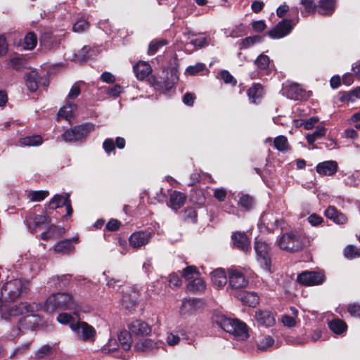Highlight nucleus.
I'll use <instances>...</instances> for the list:
<instances>
[{
  "mask_svg": "<svg viewBox=\"0 0 360 360\" xmlns=\"http://www.w3.org/2000/svg\"><path fill=\"white\" fill-rule=\"evenodd\" d=\"M43 309L42 304L35 302L29 303L21 302L17 304H9L0 302V316L1 319L8 320L11 317L25 315L20 320V326L27 329L34 330L39 323L40 318L34 314Z\"/></svg>",
  "mask_w": 360,
  "mask_h": 360,
  "instance_id": "nucleus-1",
  "label": "nucleus"
},
{
  "mask_svg": "<svg viewBox=\"0 0 360 360\" xmlns=\"http://www.w3.org/2000/svg\"><path fill=\"white\" fill-rule=\"evenodd\" d=\"M43 310L53 312L57 310H73L74 314H77L79 305L77 300L70 293H53L47 297L42 305Z\"/></svg>",
  "mask_w": 360,
  "mask_h": 360,
  "instance_id": "nucleus-2",
  "label": "nucleus"
},
{
  "mask_svg": "<svg viewBox=\"0 0 360 360\" xmlns=\"http://www.w3.org/2000/svg\"><path fill=\"white\" fill-rule=\"evenodd\" d=\"M30 282L22 278H14L6 282L1 288V295L6 300L13 302L27 295Z\"/></svg>",
  "mask_w": 360,
  "mask_h": 360,
  "instance_id": "nucleus-3",
  "label": "nucleus"
},
{
  "mask_svg": "<svg viewBox=\"0 0 360 360\" xmlns=\"http://www.w3.org/2000/svg\"><path fill=\"white\" fill-rule=\"evenodd\" d=\"M217 322L224 331L233 335L238 340H245L249 336L246 324L238 319L221 316Z\"/></svg>",
  "mask_w": 360,
  "mask_h": 360,
  "instance_id": "nucleus-4",
  "label": "nucleus"
},
{
  "mask_svg": "<svg viewBox=\"0 0 360 360\" xmlns=\"http://www.w3.org/2000/svg\"><path fill=\"white\" fill-rule=\"evenodd\" d=\"M302 4L304 6L302 11L303 15H309L316 8L321 15H330L335 10V0H302Z\"/></svg>",
  "mask_w": 360,
  "mask_h": 360,
  "instance_id": "nucleus-5",
  "label": "nucleus"
},
{
  "mask_svg": "<svg viewBox=\"0 0 360 360\" xmlns=\"http://www.w3.org/2000/svg\"><path fill=\"white\" fill-rule=\"evenodd\" d=\"M95 126L91 123H86L75 126L67 129L62 134V139L65 142H76L82 141L93 130Z\"/></svg>",
  "mask_w": 360,
  "mask_h": 360,
  "instance_id": "nucleus-6",
  "label": "nucleus"
},
{
  "mask_svg": "<svg viewBox=\"0 0 360 360\" xmlns=\"http://www.w3.org/2000/svg\"><path fill=\"white\" fill-rule=\"evenodd\" d=\"M278 245L283 250L297 252L304 248V239L301 236L286 233L278 239Z\"/></svg>",
  "mask_w": 360,
  "mask_h": 360,
  "instance_id": "nucleus-7",
  "label": "nucleus"
},
{
  "mask_svg": "<svg viewBox=\"0 0 360 360\" xmlns=\"http://www.w3.org/2000/svg\"><path fill=\"white\" fill-rule=\"evenodd\" d=\"M70 328L77 338L84 342H93L96 337L95 328L86 322L77 321L70 325Z\"/></svg>",
  "mask_w": 360,
  "mask_h": 360,
  "instance_id": "nucleus-8",
  "label": "nucleus"
},
{
  "mask_svg": "<svg viewBox=\"0 0 360 360\" xmlns=\"http://www.w3.org/2000/svg\"><path fill=\"white\" fill-rule=\"evenodd\" d=\"M255 250L257 255V261L261 267L268 271H271V255L270 247L264 241L256 240L255 243Z\"/></svg>",
  "mask_w": 360,
  "mask_h": 360,
  "instance_id": "nucleus-9",
  "label": "nucleus"
},
{
  "mask_svg": "<svg viewBox=\"0 0 360 360\" xmlns=\"http://www.w3.org/2000/svg\"><path fill=\"white\" fill-rule=\"evenodd\" d=\"M229 274V288L236 290L246 288L248 285V280L242 271L235 266L228 269Z\"/></svg>",
  "mask_w": 360,
  "mask_h": 360,
  "instance_id": "nucleus-10",
  "label": "nucleus"
},
{
  "mask_svg": "<svg viewBox=\"0 0 360 360\" xmlns=\"http://www.w3.org/2000/svg\"><path fill=\"white\" fill-rule=\"evenodd\" d=\"M325 280L324 274L320 271H305L297 276V281L307 286L321 285Z\"/></svg>",
  "mask_w": 360,
  "mask_h": 360,
  "instance_id": "nucleus-11",
  "label": "nucleus"
},
{
  "mask_svg": "<svg viewBox=\"0 0 360 360\" xmlns=\"http://www.w3.org/2000/svg\"><path fill=\"white\" fill-rule=\"evenodd\" d=\"M293 25L292 20L285 19L270 30L268 32V35L272 39H280L288 35Z\"/></svg>",
  "mask_w": 360,
  "mask_h": 360,
  "instance_id": "nucleus-12",
  "label": "nucleus"
},
{
  "mask_svg": "<svg viewBox=\"0 0 360 360\" xmlns=\"http://www.w3.org/2000/svg\"><path fill=\"white\" fill-rule=\"evenodd\" d=\"M151 233L149 231H136L131 235L129 245L134 248H140L147 245L151 239Z\"/></svg>",
  "mask_w": 360,
  "mask_h": 360,
  "instance_id": "nucleus-13",
  "label": "nucleus"
},
{
  "mask_svg": "<svg viewBox=\"0 0 360 360\" xmlns=\"http://www.w3.org/2000/svg\"><path fill=\"white\" fill-rule=\"evenodd\" d=\"M128 328L130 333L136 336L148 335L151 333V328L149 325L140 319L131 321L128 324Z\"/></svg>",
  "mask_w": 360,
  "mask_h": 360,
  "instance_id": "nucleus-14",
  "label": "nucleus"
},
{
  "mask_svg": "<svg viewBox=\"0 0 360 360\" xmlns=\"http://www.w3.org/2000/svg\"><path fill=\"white\" fill-rule=\"evenodd\" d=\"M278 220L274 219L272 214H263L260 218V222L258 224L261 232L273 231L278 225Z\"/></svg>",
  "mask_w": 360,
  "mask_h": 360,
  "instance_id": "nucleus-15",
  "label": "nucleus"
},
{
  "mask_svg": "<svg viewBox=\"0 0 360 360\" xmlns=\"http://www.w3.org/2000/svg\"><path fill=\"white\" fill-rule=\"evenodd\" d=\"M49 222V217L46 215H37L30 213L26 217L27 225L32 232H34L41 225L48 224Z\"/></svg>",
  "mask_w": 360,
  "mask_h": 360,
  "instance_id": "nucleus-16",
  "label": "nucleus"
},
{
  "mask_svg": "<svg viewBox=\"0 0 360 360\" xmlns=\"http://www.w3.org/2000/svg\"><path fill=\"white\" fill-rule=\"evenodd\" d=\"M201 306V302L198 299H185L182 301L180 312L182 315H191L195 313Z\"/></svg>",
  "mask_w": 360,
  "mask_h": 360,
  "instance_id": "nucleus-17",
  "label": "nucleus"
},
{
  "mask_svg": "<svg viewBox=\"0 0 360 360\" xmlns=\"http://www.w3.org/2000/svg\"><path fill=\"white\" fill-rule=\"evenodd\" d=\"M338 162L334 160H328L320 162L316 165V170L321 175L331 176L338 170Z\"/></svg>",
  "mask_w": 360,
  "mask_h": 360,
  "instance_id": "nucleus-18",
  "label": "nucleus"
},
{
  "mask_svg": "<svg viewBox=\"0 0 360 360\" xmlns=\"http://www.w3.org/2000/svg\"><path fill=\"white\" fill-rule=\"evenodd\" d=\"M186 199V195L184 193L174 191L170 194L167 205L173 210L176 211L184 206Z\"/></svg>",
  "mask_w": 360,
  "mask_h": 360,
  "instance_id": "nucleus-19",
  "label": "nucleus"
},
{
  "mask_svg": "<svg viewBox=\"0 0 360 360\" xmlns=\"http://www.w3.org/2000/svg\"><path fill=\"white\" fill-rule=\"evenodd\" d=\"M233 244L244 252H248L250 248V240L244 233L235 232L232 234Z\"/></svg>",
  "mask_w": 360,
  "mask_h": 360,
  "instance_id": "nucleus-20",
  "label": "nucleus"
},
{
  "mask_svg": "<svg viewBox=\"0 0 360 360\" xmlns=\"http://www.w3.org/2000/svg\"><path fill=\"white\" fill-rule=\"evenodd\" d=\"M212 285L216 288H222L227 283V276L224 269H217L210 274Z\"/></svg>",
  "mask_w": 360,
  "mask_h": 360,
  "instance_id": "nucleus-21",
  "label": "nucleus"
},
{
  "mask_svg": "<svg viewBox=\"0 0 360 360\" xmlns=\"http://www.w3.org/2000/svg\"><path fill=\"white\" fill-rule=\"evenodd\" d=\"M255 319L259 325L265 327H270L273 326L275 322V319L272 314L266 310L256 311Z\"/></svg>",
  "mask_w": 360,
  "mask_h": 360,
  "instance_id": "nucleus-22",
  "label": "nucleus"
},
{
  "mask_svg": "<svg viewBox=\"0 0 360 360\" xmlns=\"http://www.w3.org/2000/svg\"><path fill=\"white\" fill-rule=\"evenodd\" d=\"M72 241L77 243L78 241V237L75 236L72 239H65L58 242L54 246V251L63 255L70 252L74 249L72 244Z\"/></svg>",
  "mask_w": 360,
  "mask_h": 360,
  "instance_id": "nucleus-23",
  "label": "nucleus"
},
{
  "mask_svg": "<svg viewBox=\"0 0 360 360\" xmlns=\"http://www.w3.org/2000/svg\"><path fill=\"white\" fill-rule=\"evenodd\" d=\"M77 105L70 101H67L65 104L59 110L58 117L70 121L74 117V112Z\"/></svg>",
  "mask_w": 360,
  "mask_h": 360,
  "instance_id": "nucleus-24",
  "label": "nucleus"
},
{
  "mask_svg": "<svg viewBox=\"0 0 360 360\" xmlns=\"http://www.w3.org/2000/svg\"><path fill=\"white\" fill-rule=\"evenodd\" d=\"M237 296L243 304L251 307H255L259 303V297L252 292L241 291Z\"/></svg>",
  "mask_w": 360,
  "mask_h": 360,
  "instance_id": "nucleus-25",
  "label": "nucleus"
},
{
  "mask_svg": "<svg viewBox=\"0 0 360 360\" xmlns=\"http://www.w3.org/2000/svg\"><path fill=\"white\" fill-rule=\"evenodd\" d=\"M151 71L150 65L146 62L140 61L134 66L136 77L141 80L148 77Z\"/></svg>",
  "mask_w": 360,
  "mask_h": 360,
  "instance_id": "nucleus-26",
  "label": "nucleus"
},
{
  "mask_svg": "<svg viewBox=\"0 0 360 360\" xmlns=\"http://www.w3.org/2000/svg\"><path fill=\"white\" fill-rule=\"evenodd\" d=\"M39 74L34 70L25 75V84L27 89L32 91L35 92L39 87Z\"/></svg>",
  "mask_w": 360,
  "mask_h": 360,
  "instance_id": "nucleus-27",
  "label": "nucleus"
},
{
  "mask_svg": "<svg viewBox=\"0 0 360 360\" xmlns=\"http://www.w3.org/2000/svg\"><path fill=\"white\" fill-rule=\"evenodd\" d=\"M285 94L288 98L299 100L302 96V89L299 84L293 83L286 87Z\"/></svg>",
  "mask_w": 360,
  "mask_h": 360,
  "instance_id": "nucleus-28",
  "label": "nucleus"
},
{
  "mask_svg": "<svg viewBox=\"0 0 360 360\" xmlns=\"http://www.w3.org/2000/svg\"><path fill=\"white\" fill-rule=\"evenodd\" d=\"M24 268L29 270L33 276L37 275L38 272L41 269V264L39 259L35 257H30V259L26 258V262L24 264Z\"/></svg>",
  "mask_w": 360,
  "mask_h": 360,
  "instance_id": "nucleus-29",
  "label": "nucleus"
},
{
  "mask_svg": "<svg viewBox=\"0 0 360 360\" xmlns=\"http://www.w3.org/2000/svg\"><path fill=\"white\" fill-rule=\"evenodd\" d=\"M131 333L130 331L123 330L118 335V340L122 348L124 351L130 349L132 343Z\"/></svg>",
  "mask_w": 360,
  "mask_h": 360,
  "instance_id": "nucleus-30",
  "label": "nucleus"
},
{
  "mask_svg": "<svg viewBox=\"0 0 360 360\" xmlns=\"http://www.w3.org/2000/svg\"><path fill=\"white\" fill-rule=\"evenodd\" d=\"M137 297L135 292L132 294L125 293L122 299V305L127 310H133L136 306Z\"/></svg>",
  "mask_w": 360,
  "mask_h": 360,
  "instance_id": "nucleus-31",
  "label": "nucleus"
},
{
  "mask_svg": "<svg viewBox=\"0 0 360 360\" xmlns=\"http://www.w3.org/2000/svg\"><path fill=\"white\" fill-rule=\"evenodd\" d=\"M205 283L201 278H195L187 285L188 291L193 293L202 292L205 289Z\"/></svg>",
  "mask_w": 360,
  "mask_h": 360,
  "instance_id": "nucleus-32",
  "label": "nucleus"
},
{
  "mask_svg": "<svg viewBox=\"0 0 360 360\" xmlns=\"http://www.w3.org/2000/svg\"><path fill=\"white\" fill-rule=\"evenodd\" d=\"M158 348L157 343L151 339H145L138 342L135 349L138 352H148Z\"/></svg>",
  "mask_w": 360,
  "mask_h": 360,
  "instance_id": "nucleus-33",
  "label": "nucleus"
},
{
  "mask_svg": "<svg viewBox=\"0 0 360 360\" xmlns=\"http://www.w3.org/2000/svg\"><path fill=\"white\" fill-rule=\"evenodd\" d=\"M43 140L39 135L25 136L20 139V143L25 146H37L42 143Z\"/></svg>",
  "mask_w": 360,
  "mask_h": 360,
  "instance_id": "nucleus-34",
  "label": "nucleus"
},
{
  "mask_svg": "<svg viewBox=\"0 0 360 360\" xmlns=\"http://www.w3.org/2000/svg\"><path fill=\"white\" fill-rule=\"evenodd\" d=\"M79 308L77 309V315H75L74 314H68L66 312L60 313L57 316V321L59 323H60L61 324H70V326L71 323L77 322V321H75L76 319H79Z\"/></svg>",
  "mask_w": 360,
  "mask_h": 360,
  "instance_id": "nucleus-35",
  "label": "nucleus"
},
{
  "mask_svg": "<svg viewBox=\"0 0 360 360\" xmlns=\"http://www.w3.org/2000/svg\"><path fill=\"white\" fill-rule=\"evenodd\" d=\"M330 329L336 334H342L347 329L346 323L340 319H335L328 323Z\"/></svg>",
  "mask_w": 360,
  "mask_h": 360,
  "instance_id": "nucleus-36",
  "label": "nucleus"
},
{
  "mask_svg": "<svg viewBox=\"0 0 360 360\" xmlns=\"http://www.w3.org/2000/svg\"><path fill=\"white\" fill-rule=\"evenodd\" d=\"M262 87L260 84L254 85L252 87L250 88L248 91V96L249 97L250 101L252 103H256L257 100L261 98L262 95Z\"/></svg>",
  "mask_w": 360,
  "mask_h": 360,
  "instance_id": "nucleus-37",
  "label": "nucleus"
},
{
  "mask_svg": "<svg viewBox=\"0 0 360 360\" xmlns=\"http://www.w3.org/2000/svg\"><path fill=\"white\" fill-rule=\"evenodd\" d=\"M326 133V129L322 126H318L314 133L306 136L309 144L312 145L316 140L323 136Z\"/></svg>",
  "mask_w": 360,
  "mask_h": 360,
  "instance_id": "nucleus-38",
  "label": "nucleus"
},
{
  "mask_svg": "<svg viewBox=\"0 0 360 360\" xmlns=\"http://www.w3.org/2000/svg\"><path fill=\"white\" fill-rule=\"evenodd\" d=\"M274 147L279 151L285 152L288 150L289 146L288 139L284 136H278L274 141Z\"/></svg>",
  "mask_w": 360,
  "mask_h": 360,
  "instance_id": "nucleus-39",
  "label": "nucleus"
},
{
  "mask_svg": "<svg viewBox=\"0 0 360 360\" xmlns=\"http://www.w3.org/2000/svg\"><path fill=\"white\" fill-rule=\"evenodd\" d=\"M49 195L47 191H34L27 193V198L32 202H39L45 199Z\"/></svg>",
  "mask_w": 360,
  "mask_h": 360,
  "instance_id": "nucleus-40",
  "label": "nucleus"
},
{
  "mask_svg": "<svg viewBox=\"0 0 360 360\" xmlns=\"http://www.w3.org/2000/svg\"><path fill=\"white\" fill-rule=\"evenodd\" d=\"M274 340L269 335L260 339L257 343V349L261 351H266L274 345Z\"/></svg>",
  "mask_w": 360,
  "mask_h": 360,
  "instance_id": "nucleus-41",
  "label": "nucleus"
},
{
  "mask_svg": "<svg viewBox=\"0 0 360 360\" xmlns=\"http://www.w3.org/2000/svg\"><path fill=\"white\" fill-rule=\"evenodd\" d=\"M270 59L264 54L259 55L255 60V64L261 70H266L269 66Z\"/></svg>",
  "mask_w": 360,
  "mask_h": 360,
  "instance_id": "nucleus-42",
  "label": "nucleus"
},
{
  "mask_svg": "<svg viewBox=\"0 0 360 360\" xmlns=\"http://www.w3.org/2000/svg\"><path fill=\"white\" fill-rule=\"evenodd\" d=\"M37 42V36L32 32H29L24 38V48L27 50H32L36 46Z\"/></svg>",
  "mask_w": 360,
  "mask_h": 360,
  "instance_id": "nucleus-43",
  "label": "nucleus"
},
{
  "mask_svg": "<svg viewBox=\"0 0 360 360\" xmlns=\"http://www.w3.org/2000/svg\"><path fill=\"white\" fill-rule=\"evenodd\" d=\"M65 202H66V196L63 197L61 195L56 194L50 200L49 206L51 209L55 210L64 206Z\"/></svg>",
  "mask_w": 360,
  "mask_h": 360,
  "instance_id": "nucleus-44",
  "label": "nucleus"
},
{
  "mask_svg": "<svg viewBox=\"0 0 360 360\" xmlns=\"http://www.w3.org/2000/svg\"><path fill=\"white\" fill-rule=\"evenodd\" d=\"M344 255L348 259L359 257H360V250L356 247L349 245L344 250Z\"/></svg>",
  "mask_w": 360,
  "mask_h": 360,
  "instance_id": "nucleus-45",
  "label": "nucleus"
},
{
  "mask_svg": "<svg viewBox=\"0 0 360 360\" xmlns=\"http://www.w3.org/2000/svg\"><path fill=\"white\" fill-rule=\"evenodd\" d=\"M262 37L259 35L246 37L244 39H243L241 44H240V48L241 49L249 48L254 44L260 42L262 41Z\"/></svg>",
  "mask_w": 360,
  "mask_h": 360,
  "instance_id": "nucleus-46",
  "label": "nucleus"
},
{
  "mask_svg": "<svg viewBox=\"0 0 360 360\" xmlns=\"http://www.w3.org/2000/svg\"><path fill=\"white\" fill-rule=\"evenodd\" d=\"M89 22L84 20L80 19L75 22L73 25L72 29L73 31L78 33H82L89 29Z\"/></svg>",
  "mask_w": 360,
  "mask_h": 360,
  "instance_id": "nucleus-47",
  "label": "nucleus"
},
{
  "mask_svg": "<svg viewBox=\"0 0 360 360\" xmlns=\"http://www.w3.org/2000/svg\"><path fill=\"white\" fill-rule=\"evenodd\" d=\"M167 44V41L165 39L152 41L149 44L148 53L150 55H154L158 50L159 47L165 46Z\"/></svg>",
  "mask_w": 360,
  "mask_h": 360,
  "instance_id": "nucleus-48",
  "label": "nucleus"
},
{
  "mask_svg": "<svg viewBox=\"0 0 360 360\" xmlns=\"http://www.w3.org/2000/svg\"><path fill=\"white\" fill-rule=\"evenodd\" d=\"M254 204L253 198L249 195L243 194L240 198L239 205L245 209H250Z\"/></svg>",
  "mask_w": 360,
  "mask_h": 360,
  "instance_id": "nucleus-49",
  "label": "nucleus"
},
{
  "mask_svg": "<svg viewBox=\"0 0 360 360\" xmlns=\"http://www.w3.org/2000/svg\"><path fill=\"white\" fill-rule=\"evenodd\" d=\"M91 49L87 46H84L77 54L75 55L77 60L82 62L91 58L92 55L90 53Z\"/></svg>",
  "mask_w": 360,
  "mask_h": 360,
  "instance_id": "nucleus-50",
  "label": "nucleus"
},
{
  "mask_svg": "<svg viewBox=\"0 0 360 360\" xmlns=\"http://www.w3.org/2000/svg\"><path fill=\"white\" fill-rule=\"evenodd\" d=\"M198 274L196 268L193 266L186 267L183 271V277L186 280L194 279L195 276Z\"/></svg>",
  "mask_w": 360,
  "mask_h": 360,
  "instance_id": "nucleus-51",
  "label": "nucleus"
},
{
  "mask_svg": "<svg viewBox=\"0 0 360 360\" xmlns=\"http://www.w3.org/2000/svg\"><path fill=\"white\" fill-rule=\"evenodd\" d=\"M221 78L226 84H231L235 86L237 83L236 79L227 70H222L220 72Z\"/></svg>",
  "mask_w": 360,
  "mask_h": 360,
  "instance_id": "nucleus-52",
  "label": "nucleus"
},
{
  "mask_svg": "<svg viewBox=\"0 0 360 360\" xmlns=\"http://www.w3.org/2000/svg\"><path fill=\"white\" fill-rule=\"evenodd\" d=\"M81 93L80 86L78 82L75 83L72 88L70 89V91L68 95V98L69 100L75 99Z\"/></svg>",
  "mask_w": 360,
  "mask_h": 360,
  "instance_id": "nucleus-53",
  "label": "nucleus"
},
{
  "mask_svg": "<svg viewBox=\"0 0 360 360\" xmlns=\"http://www.w3.org/2000/svg\"><path fill=\"white\" fill-rule=\"evenodd\" d=\"M204 68L205 65L203 63H197L195 65L188 66L186 68V72L191 75H195L203 70Z\"/></svg>",
  "mask_w": 360,
  "mask_h": 360,
  "instance_id": "nucleus-54",
  "label": "nucleus"
},
{
  "mask_svg": "<svg viewBox=\"0 0 360 360\" xmlns=\"http://www.w3.org/2000/svg\"><path fill=\"white\" fill-rule=\"evenodd\" d=\"M226 195H227L226 190L223 188L214 189L213 195L219 202L224 201L225 198L226 197Z\"/></svg>",
  "mask_w": 360,
  "mask_h": 360,
  "instance_id": "nucleus-55",
  "label": "nucleus"
},
{
  "mask_svg": "<svg viewBox=\"0 0 360 360\" xmlns=\"http://www.w3.org/2000/svg\"><path fill=\"white\" fill-rule=\"evenodd\" d=\"M118 344L115 339H110L108 342L103 347V351L104 352H111L117 349Z\"/></svg>",
  "mask_w": 360,
  "mask_h": 360,
  "instance_id": "nucleus-56",
  "label": "nucleus"
},
{
  "mask_svg": "<svg viewBox=\"0 0 360 360\" xmlns=\"http://www.w3.org/2000/svg\"><path fill=\"white\" fill-rule=\"evenodd\" d=\"M207 40V37H202L191 39L190 41V44L191 45H193L194 46L201 48V47H203L208 44Z\"/></svg>",
  "mask_w": 360,
  "mask_h": 360,
  "instance_id": "nucleus-57",
  "label": "nucleus"
},
{
  "mask_svg": "<svg viewBox=\"0 0 360 360\" xmlns=\"http://www.w3.org/2000/svg\"><path fill=\"white\" fill-rule=\"evenodd\" d=\"M11 63L13 69L19 70L24 67L25 61L21 58L16 57L11 58Z\"/></svg>",
  "mask_w": 360,
  "mask_h": 360,
  "instance_id": "nucleus-58",
  "label": "nucleus"
},
{
  "mask_svg": "<svg viewBox=\"0 0 360 360\" xmlns=\"http://www.w3.org/2000/svg\"><path fill=\"white\" fill-rule=\"evenodd\" d=\"M57 230V227L54 225L49 226L47 232L41 233V237L43 240H49L55 236V232Z\"/></svg>",
  "mask_w": 360,
  "mask_h": 360,
  "instance_id": "nucleus-59",
  "label": "nucleus"
},
{
  "mask_svg": "<svg viewBox=\"0 0 360 360\" xmlns=\"http://www.w3.org/2000/svg\"><path fill=\"white\" fill-rule=\"evenodd\" d=\"M169 283L171 286L178 287L181 285V280L178 275L173 273L169 276Z\"/></svg>",
  "mask_w": 360,
  "mask_h": 360,
  "instance_id": "nucleus-60",
  "label": "nucleus"
},
{
  "mask_svg": "<svg viewBox=\"0 0 360 360\" xmlns=\"http://www.w3.org/2000/svg\"><path fill=\"white\" fill-rule=\"evenodd\" d=\"M348 311L352 316L360 317V304H349L348 306Z\"/></svg>",
  "mask_w": 360,
  "mask_h": 360,
  "instance_id": "nucleus-61",
  "label": "nucleus"
},
{
  "mask_svg": "<svg viewBox=\"0 0 360 360\" xmlns=\"http://www.w3.org/2000/svg\"><path fill=\"white\" fill-rule=\"evenodd\" d=\"M319 122V119L316 117H311L309 119L303 122L302 125L305 129H311L314 124Z\"/></svg>",
  "mask_w": 360,
  "mask_h": 360,
  "instance_id": "nucleus-62",
  "label": "nucleus"
},
{
  "mask_svg": "<svg viewBox=\"0 0 360 360\" xmlns=\"http://www.w3.org/2000/svg\"><path fill=\"white\" fill-rule=\"evenodd\" d=\"M309 223L312 226H318L323 221V218L316 214H312L308 217Z\"/></svg>",
  "mask_w": 360,
  "mask_h": 360,
  "instance_id": "nucleus-63",
  "label": "nucleus"
},
{
  "mask_svg": "<svg viewBox=\"0 0 360 360\" xmlns=\"http://www.w3.org/2000/svg\"><path fill=\"white\" fill-rule=\"evenodd\" d=\"M357 98H360V87L350 91L347 96V99L351 102H354Z\"/></svg>",
  "mask_w": 360,
  "mask_h": 360,
  "instance_id": "nucleus-64",
  "label": "nucleus"
}]
</instances>
